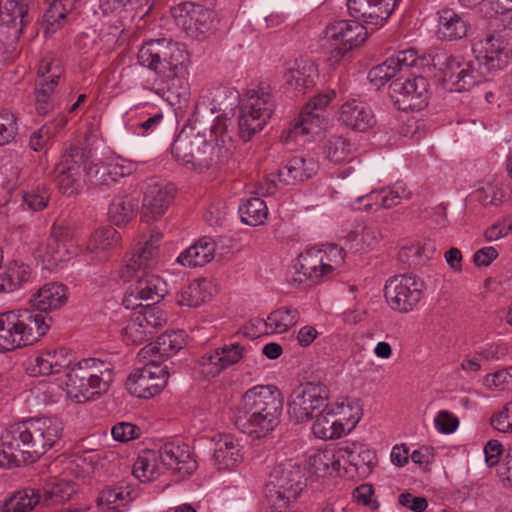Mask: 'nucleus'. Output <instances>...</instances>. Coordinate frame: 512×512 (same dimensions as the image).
<instances>
[{
    "mask_svg": "<svg viewBox=\"0 0 512 512\" xmlns=\"http://www.w3.org/2000/svg\"><path fill=\"white\" fill-rule=\"evenodd\" d=\"M341 451L345 453L342 457L344 458L346 455L347 461L355 467L360 466L361 463L367 466L373 465L375 459L374 454L361 445L353 443L351 446L341 448Z\"/></svg>",
    "mask_w": 512,
    "mask_h": 512,
    "instance_id": "49",
    "label": "nucleus"
},
{
    "mask_svg": "<svg viewBox=\"0 0 512 512\" xmlns=\"http://www.w3.org/2000/svg\"><path fill=\"white\" fill-rule=\"evenodd\" d=\"M131 500L130 492L123 487H106L98 496V504L106 505L109 509L121 511Z\"/></svg>",
    "mask_w": 512,
    "mask_h": 512,
    "instance_id": "46",
    "label": "nucleus"
},
{
    "mask_svg": "<svg viewBox=\"0 0 512 512\" xmlns=\"http://www.w3.org/2000/svg\"><path fill=\"white\" fill-rule=\"evenodd\" d=\"M469 22L452 9L438 12L437 36L440 40L455 41L467 36Z\"/></svg>",
    "mask_w": 512,
    "mask_h": 512,
    "instance_id": "29",
    "label": "nucleus"
},
{
    "mask_svg": "<svg viewBox=\"0 0 512 512\" xmlns=\"http://www.w3.org/2000/svg\"><path fill=\"white\" fill-rule=\"evenodd\" d=\"M199 363L206 377H216L224 370L217 349L205 353Z\"/></svg>",
    "mask_w": 512,
    "mask_h": 512,
    "instance_id": "54",
    "label": "nucleus"
},
{
    "mask_svg": "<svg viewBox=\"0 0 512 512\" xmlns=\"http://www.w3.org/2000/svg\"><path fill=\"white\" fill-rule=\"evenodd\" d=\"M217 351L224 369L238 363L246 355V349L238 343L225 344Z\"/></svg>",
    "mask_w": 512,
    "mask_h": 512,
    "instance_id": "52",
    "label": "nucleus"
},
{
    "mask_svg": "<svg viewBox=\"0 0 512 512\" xmlns=\"http://www.w3.org/2000/svg\"><path fill=\"white\" fill-rule=\"evenodd\" d=\"M294 282L303 283L310 280L317 283L320 279L327 278L334 270L333 265L323 262L320 250H308L298 256L294 265Z\"/></svg>",
    "mask_w": 512,
    "mask_h": 512,
    "instance_id": "21",
    "label": "nucleus"
},
{
    "mask_svg": "<svg viewBox=\"0 0 512 512\" xmlns=\"http://www.w3.org/2000/svg\"><path fill=\"white\" fill-rule=\"evenodd\" d=\"M398 72H400L399 68L394 59L390 57L383 63L371 68L368 73V78L374 86L380 88L387 81L395 77Z\"/></svg>",
    "mask_w": 512,
    "mask_h": 512,
    "instance_id": "48",
    "label": "nucleus"
},
{
    "mask_svg": "<svg viewBox=\"0 0 512 512\" xmlns=\"http://www.w3.org/2000/svg\"><path fill=\"white\" fill-rule=\"evenodd\" d=\"M213 20V11L197 4L194 13L191 14L192 29L194 28L199 34H206L211 30Z\"/></svg>",
    "mask_w": 512,
    "mask_h": 512,
    "instance_id": "53",
    "label": "nucleus"
},
{
    "mask_svg": "<svg viewBox=\"0 0 512 512\" xmlns=\"http://www.w3.org/2000/svg\"><path fill=\"white\" fill-rule=\"evenodd\" d=\"M137 200L131 196H118L109 206V219L116 226L127 224L135 216Z\"/></svg>",
    "mask_w": 512,
    "mask_h": 512,
    "instance_id": "40",
    "label": "nucleus"
},
{
    "mask_svg": "<svg viewBox=\"0 0 512 512\" xmlns=\"http://www.w3.org/2000/svg\"><path fill=\"white\" fill-rule=\"evenodd\" d=\"M367 37L366 28L358 21L340 20L326 28L329 61L338 63L354 47L361 45Z\"/></svg>",
    "mask_w": 512,
    "mask_h": 512,
    "instance_id": "12",
    "label": "nucleus"
},
{
    "mask_svg": "<svg viewBox=\"0 0 512 512\" xmlns=\"http://www.w3.org/2000/svg\"><path fill=\"white\" fill-rule=\"evenodd\" d=\"M300 465L286 460L274 466L269 482L265 486V497L271 512H283L296 500L304 488Z\"/></svg>",
    "mask_w": 512,
    "mask_h": 512,
    "instance_id": "8",
    "label": "nucleus"
},
{
    "mask_svg": "<svg viewBox=\"0 0 512 512\" xmlns=\"http://www.w3.org/2000/svg\"><path fill=\"white\" fill-rule=\"evenodd\" d=\"M23 200L32 211L43 210L49 201V193L46 190H32L24 193Z\"/></svg>",
    "mask_w": 512,
    "mask_h": 512,
    "instance_id": "61",
    "label": "nucleus"
},
{
    "mask_svg": "<svg viewBox=\"0 0 512 512\" xmlns=\"http://www.w3.org/2000/svg\"><path fill=\"white\" fill-rule=\"evenodd\" d=\"M425 290V283L415 275L400 274L387 280L384 295L390 307L401 313H408L419 303Z\"/></svg>",
    "mask_w": 512,
    "mask_h": 512,
    "instance_id": "14",
    "label": "nucleus"
},
{
    "mask_svg": "<svg viewBox=\"0 0 512 512\" xmlns=\"http://www.w3.org/2000/svg\"><path fill=\"white\" fill-rule=\"evenodd\" d=\"M197 4L182 2L171 8V15L178 25L192 29L191 14L194 13Z\"/></svg>",
    "mask_w": 512,
    "mask_h": 512,
    "instance_id": "58",
    "label": "nucleus"
},
{
    "mask_svg": "<svg viewBox=\"0 0 512 512\" xmlns=\"http://www.w3.org/2000/svg\"><path fill=\"white\" fill-rule=\"evenodd\" d=\"M353 145L342 136L330 137L324 146L326 158L333 163H341L351 158Z\"/></svg>",
    "mask_w": 512,
    "mask_h": 512,
    "instance_id": "45",
    "label": "nucleus"
},
{
    "mask_svg": "<svg viewBox=\"0 0 512 512\" xmlns=\"http://www.w3.org/2000/svg\"><path fill=\"white\" fill-rule=\"evenodd\" d=\"M40 503V490L25 488L13 493L4 502L2 512H29Z\"/></svg>",
    "mask_w": 512,
    "mask_h": 512,
    "instance_id": "39",
    "label": "nucleus"
},
{
    "mask_svg": "<svg viewBox=\"0 0 512 512\" xmlns=\"http://www.w3.org/2000/svg\"><path fill=\"white\" fill-rule=\"evenodd\" d=\"M121 236L113 227H104L95 231L88 242L87 249L91 253L106 251L120 242Z\"/></svg>",
    "mask_w": 512,
    "mask_h": 512,
    "instance_id": "44",
    "label": "nucleus"
},
{
    "mask_svg": "<svg viewBox=\"0 0 512 512\" xmlns=\"http://www.w3.org/2000/svg\"><path fill=\"white\" fill-rule=\"evenodd\" d=\"M434 424L440 433L451 434L457 429L459 420L449 411L441 410L435 417Z\"/></svg>",
    "mask_w": 512,
    "mask_h": 512,
    "instance_id": "60",
    "label": "nucleus"
},
{
    "mask_svg": "<svg viewBox=\"0 0 512 512\" xmlns=\"http://www.w3.org/2000/svg\"><path fill=\"white\" fill-rule=\"evenodd\" d=\"M241 221L250 226L263 224L267 218L268 209L266 203L258 198L252 197L243 201L239 206Z\"/></svg>",
    "mask_w": 512,
    "mask_h": 512,
    "instance_id": "42",
    "label": "nucleus"
},
{
    "mask_svg": "<svg viewBox=\"0 0 512 512\" xmlns=\"http://www.w3.org/2000/svg\"><path fill=\"white\" fill-rule=\"evenodd\" d=\"M211 298L209 284L205 280H194L183 286L176 295L180 306L198 307Z\"/></svg>",
    "mask_w": 512,
    "mask_h": 512,
    "instance_id": "35",
    "label": "nucleus"
},
{
    "mask_svg": "<svg viewBox=\"0 0 512 512\" xmlns=\"http://www.w3.org/2000/svg\"><path fill=\"white\" fill-rule=\"evenodd\" d=\"M216 244L208 237L199 239L177 257V262L187 267H202L215 256Z\"/></svg>",
    "mask_w": 512,
    "mask_h": 512,
    "instance_id": "32",
    "label": "nucleus"
},
{
    "mask_svg": "<svg viewBox=\"0 0 512 512\" xmlns=\"http://www.w3.org/2000/svg\"><path fill=\"white\" fill-rule=\"evenodd\" d=\"M176 194L174 184L159 178H151L146 184L142 209L147 221L161 218L171 205Z\"/></svg>",
    "mask_w": 512,
    "mask_h": 512,
    "instance_id": "18",
    "label": "nucleus"
},
{
    "mask_svg": "<svg viewBox=\"0 0 512 512\" xmlns=\"http://www.w3.org/2000/svg\"><path fill=\"white\" fill-rule=\"evenodd\" d=\"M237 101L240 102V99L235 89L222 85L212 86L201 91L196 108H209L211 113H216L232 107Z\"/></svg>",
    "mask_w": 512,
    "mask_h": 512,
    "instance_id": "26",
    "label": "nucleus"
},
{
    "mask_svg": "<svg viewBox=\"0 0 512 512\" xmlns=\"http://www.w3.org/2000/svg\"><path fill=\"white\" fill-rule=\"evenodd\" d=\"M475 60H459L437 54L433 66H439L442 85L449 91L462 92L486 81L488 74L504 69L512 57V29L488 32L472 43Z\"/></svg>",
    "mask_w": 512,
    "mask_h": 512,
    "instance_id": "1",
    "label": "nucleus"
},
{
    "mask_svg": "<svg viewBox=\"0 0 512 512\" xmlns=\"http://www.w3.org/2000/svg\"><path fill=\"white\" fill-rule=\"evenodd\" d=\"M30 277L29 266L14 262L9 266H0V292H12Z\"/></svg>",
    "mask_w": 512,
    "mask_h": 512,
    "instance_id": "36",
    "label": "nucleus"
},
{
    "mask_svg": "<svg viewBox=\"0 0 512 512\" xmlns=\"http://www.w3.org/2000/svg\"><path fill=\"white\" fill-rule=\"evenodd\" d=\"M165 323V312L159 307L147 304L130 314L123 328V338L127 344H142L152 339L157 330L162 328Z\"/></svg>",
    "mask_w": 512,
    "mask_h": 512,
    "instance_id": "15",
    "label": "nucleus"
},
{
    "mask_svg": "<svg viewBox=\"0 0 512 512\" xmlns=\"http://www.w3.org/2000/svg\"><path fill=\"white\" fill-rule=\"evenodd\" d=\"M73 354L66 348H59L51 351L41 352L30 361V367L34 376L51 375L60 373L63 370H70L73 364Z\"/></svg>",
    "mask_w": 512,
    "mask_h": 512,
    "instance_id": "25",
    "label": "nucleus"
},
{
    "mask_svg": "<svg viewBox=\"0 0 512 512\" xmlns=\"http://www.w3.org/2000/svg\"><path fill=\"white\" fill-rule=\"evenodd\" d=\"M189 73H161L160 80L151 89L158 96L175 106L186 101L190 94Z\"/></svg>",
    "mask_w": 512,
    "mask_h": 512,
    "instance_id": "23",
    "label": "nucleus"
},
{
    "mask_svg": "<svg viewBox=\"0 0 512 512\" xmlns=\"http://www.w3.org/2000/svg\"><path fill=\"white\" fill-rule=\"evenodd\" d=\"M52 136L53 132L50 127L43 125L30 135L29 147L36 152L46 149Z\"/></svg>",
    "mask_w": 512,
    "mask_h": 512,
    "instance_id": "62",
    "label": "nucleus"
},
{
    "mask_svg": "<svg viewBox=\"0 0 512 512\" xmlns=\"http://www.w3.org/2000/svg\"><path fill=\"white\" fill-rule=\"evenodd\" d=\"M159 458L163 465L181 477L191 475L198 464L190 446L180 442H167L159 449Z\"/></svg>",
    "mask_w": 512,
    "mask_h": 512,
    "instance_id": "19",
    "label": "nucleus"
},
{
    "mask_svg": "<svg viewBox=\"0 0 512 512\" xmlns=\"http://www.w3.org/2000/svg\"><path fill=\"white\" fill-rule=\"evenodd\" d=\"M397 0H355L348 4L350 14L368 25L380 26L391 16Z\"/></svg>",
    "mask_w": 512,
    "mask_h": 512,
    "instance_id": "22",
    "label": "nucleus"
},
{
    "mask_svg": "<svg viewBox=\"0 0 512 512\" xmlns=\"http://www.w3.org/2000/svg\"><path fill=\"white\" fill-rule=\"evenodd\" d=\"M428 81L423 76L396 79L389 85V95L402 111H419L428 104Z\"/></svg>",
    "mask_w": 512,
    "mask_h": 512,
    "instance_id": "17",
    "label": "nucleus"
},
{
    "mask_svg": "<svg viewBox=\"0 0 512 512\" xmlns=\"http://www.w3.org/2000/svg\"><path fill=\"white\" fill-rule=\"evenodd\" d=\"M214 464L219 470H229L242 461L240 445L231 435L221 436L215 443Z\"/></svg>",
    "mask_w": 512,
    "mask_h": 512,
    "instance_id": "33",
    "label": "nucleus"
},
{
    "mask_svg": "<svg viewBox=\"0 0 512 512\" xmlns=\"http://www.w3.org/2000/svg\"><path fill=\"white\" fill-rule=\"evenodd\" d=\"M336 96L334 90L315 95L300 112L295 129L302 134L318 133L324 121L323 109Z\"/></svg>",
    "mask_w": 512,
    "mask_h": 512,
    "instance_id": "20",
    "label": "nucleus"
},
{
    "mask_svg": "<svg viewBox=\"0 0 512 512\" xmlns=\"http://www.w3.org/2000/svg\"><path fill=\"white\" fill-rule=\"evenodd\" d=\"M29 5L30 0H6L0 5V26L16 28V34H21L33 19Z\"/></svg>",
    "mask_w": 512,
    "mask_h": 512,
    "instance_id": "27",
    "label": "nucleus"
},
{
    "mask_svg": "<svg viewBox=\"0 0 512 512\" xmlns=\"http://www.w3.org/2000/svg\"><path fill=\"white\" fill-rule=\"evenodd\" d=\"M138 62L161 73H188L189 55L183 46L171 39L160 38L146 42L139 50Z\"/></svg>",
    "mask_w": 512,
    "mask_h": 512,
    "instance_id": "9",
    "label": "nucleus"
},
{
    "mask_svg": "<svg viewBox=\"0 0 512 512\" xmlns=\"http://www.w3.org/2000/svg\"><path fill=\"white\" fill-rule=\"evenodd\" d=\"M68 299V288L58 282L44 284L33 294L30 302L39 312L28 309L0 314V352L32 345L43 337L51 317L42 314L61 308Z\"/></svg>",
    "mask_w": 512,
    "mask_h": 512,
    "instance_id": "2",
    "label": "nucleus"
},
{
    "mask_svg": "<svg viewBox=\"0 0 512 512\" xmlns=\"http://www.w3.org/2000/svg\"><path fill=\"white\" fill-rule=\"evenodd\" d=\"M512 231V222L508 219L498 221L484 232L486 241L493 242L507 236Z\"/></svg>",
    "mask_w": 512,
    "mask_h": 512,
    "instance_id": "63",
    "label": "nucleus"
},
{
    "mask_svg": "<svg viewBox=\"0 0 512 512\" xmlns=\"http://www.w3.org/2000/svg\"><path fill=\"white\" fill-rule=\"evenodd\" d=\"M59 73L53 72L49 76V81L37 82L35 91V109L39 115H46L54 108L52 94L58 85Z\"/></svg>",
    "mask_w": 512,
    "mask_h": 512,
    "instance_id": "41",
    "label": "nucleus"
},
{
    "mask_svg": "<svg viewBox=\"0 0 512 512\" xmlns=\"http://www.w3.org/2000/svg\"><path fill=\"white\" fill-rule=\"evenodd\" d=\"M186 344V333L183 330H171L163 333L155 342L149 343L142 348L138 356L146 359L151 354L167 356L175 354Z\"/></svg>",
    "mask_w": 512,
    "mask_h": 512,
    "instance_id": "30",
    "label": "nucleus"
},
{
    "mask_svg": "<svg viewBox=\"0 0 512 512\" xmlns=\"http://www.w3.org/2000/svg\"><path fill=\"white\" fill-rule=\"evenodd\" d=\"M85 174L88 181L95 186H110L123 177L122 168L115 164L96 163L87 167L85 165Z\"/></svg>",
    "mask_w": 512,
    "mask_h": 512,
    "instance_id": "38",
    "label": "nucleus"
},
{
    "mask_svg": "<svg viewBox=\"0 0 512 512\" xmlns=\"http://www.w3.org/2000/svg\"><path fill=\"white\" fill-rule=\"evenodd\" d=\"M65 18V14L62 12L60 4L54 3L49 7L43 16V22L45 25V33L53 34L61 26V21Z\"/></svg>",
    "mask_w": 512,
    "mask_h": 512,
    "instance_id": "59",
    "label": "nucleus"
},
{
    "mask_svg": "<svg viewBox=\"0 0 512 512\" xmlns=\"http://www.w3.org/2000/svg\"><path fill=\"white\" fill-rule=\"evenodd\" d=\"M43 256L50 264L57 265L69 259L68 245H65L51 237L48 238Z\"/></svg>",
    "mask_w": 512,
    "mask_h": 512,
    "instance_id": "51",
    "label": "nucleus"
},
{
    "mask_svg": "<svg viewBox=\"0 0 512 512\" xmlns=\"http://www.w3.org/2000/svg\"><path fill=\"white\" fill-rule=\"evenodd\" d=\"M114 380L113 364L98 358H86L66 372V391L77 403L95 400L105 394Z\"/></svg>",
    "mask_w": 512,
    "mask_h": 512,
    "instance_id": "7",
    "label": "nucleus"
},
{
    "mask_svg": "<svg viewBox=\"0 0 512 512\" xmlns=\"http://www.w3.org/2000/svg\"><path fill=\"white\" fill-rule=\"evenodd\" d=\"M486 383L500 390L512 387V367L496 371L486 376Z\"/></svg>",
    "mask_w": 512,
    "mask_h": 512,
    "instance_id": "64",
    "label": "nucleus"
},
{
    "mask_svg": "<svg viewBox=\"0 0 512 512\" xmlns=\"http://www.w3.org/2000/svg\"><path fill=\"white\" fill-rule=\"evenodd\" d=\"M133 475L141 482H149L158 475L155 465L150 463L149 459L139 456L135 461L132 469Z\"/></svg>",
    "mask_w": 512,
    "mask_h": 512,
    "instance_id": "57",
    "label": "nucleus"
},
{
    "mask_svg": "<svg viewBox=\"0 0 512 512\" xmlns=\"http://www.w3.org/2000/svg\"><path fill=\"white\" fill-rule=\"evenodd\" d=\"M318 70L311 61H296L294 66L284 73V81L292 90L305 94L306 91L314 87Z\"/></svg>",
    "mask_w": 512,
    "mask_h": 512,
    "instance_id": "28",
    "label": "nucleus"
},
{
    "mask_svg": "<svg viewBox=\"0 0 512 512\" xmlns=\"http://www.w3.org/2000/svg\"><path fill=\"white\" fill-rule=\"evenodd\" d=\"M63 423L57 417L30 418L9 425L1 435L0 467L35 462L61 439Z\"/></svg>",
    "mask_w": 512,
    "mask_h": 512,
    "instance_id": "3",
    "label": "nucleus"
},
{
    "mask_svg": "<svg viewBox=\"0 0 512 512\" xmlns=\"http://www.w3.org/2000/svg\"><path fill=\"white\" fill-rule=\"evenodd\" d=\"M312 431L317 438L330 440L341 437L345 429L341 420L327 406L319 412Z\"/></svg>",
    "mask_w": 512,
    "mask_h": 512,
    "instance_id": "34",
    "label": "nucleus"
},
{
    "mask_svg": "<svg viewBox=\"0 0 512 512\" xmlns=\"http://www.w3.org/2000/svg\"><path fill=\"white\" fill-rule=\"evenodd\" d=\"M283 397L273 385H257L242 396L235 413V425L243 433L262 438L279 424Z\"/></svg>",
    "mask_w": 512,
    "mask_h": 512,
    "instance_id": "4",
    "label": "nucleus"
},
{
    "mask_svg": "<svg viewBox=\"0 0 512 512\" xmlns=\"http://www.w3.org/2000/svg\"><path fill=\"white\" fill-rule=\"evenodd\" d=\"M299 321V312L295 308L282 307L271 312L266 320H260L266 327V333H284Z\"/></svg>",
    "mask_w": 512,
    "mask_h": 512,
    "instance_id": "37",
    "label": "nucleus"
},
{
    "mask_svg": "<svg viewBox=\"0 0 512 512\" xmlns=\"http://www.w3.org/2000/svg\"><path fill=\"white\" fill-rule=\"evenodd\" d=\"M317 171V164L312 159L294 157L278 170V180L285 185H295L312 177Z\"/></svg>",
    "mask_w": 512,
    "mask_h": 512,
    "instance_id": "31",
    "label": "nucleus"
},
{
    "mask_svg": "<svg viewBox=\"0 0 512 512\" xmlns=\"http://www.w3.org/2000/svg\"><path fill=\"white\" fill-rule=\"evenodd\" d=\"M16 116L9 110L0 111V146L9 144L17 135Z\"/></svg>",
    "mask_w": 512,
    "mask_h": 512,
    "instance_id": "50",
    "label": "nucleus"
},
{
    "mask_svg": "<svg viewBox=\"0 0 512 512\" xmlns=\"http://www.w3.org/2000/svg\"><path fill=\"white\" fill-rule=\"evenodd\" d=\"M89 152L76 144L66 147L61 161L55 167L56 183L61 193L76 195L82 188V175L89 157Z\"/></svg>",
    "mask_w": 512,
    "mask_h": 512,
    "instance_id": "13",
    "label": "nucleus"
},
{
    "mask_svg": "<svg viewBox=\"0 0 512 512\" xmlns=\"http://www.w3.org/2000/svg\"><path fill=\"white\" fill-rule=\"evenodd\" d=\"M159 236L145 241L136 248L127 264L121 270V278L130 281L136 278L127 288L123 305L126 309L142 308V301L160 302L167 294V284L159 276L146 273L144 270L151 266V262L158 254Z\"/></svg>",
    "mask_w": 512,
    "mask_h": 512,
    "instance_id": "5",
    "label": "nucleus"
},
{
    "mask_svg": "<svg viewBox=\"0 0 512 512\" xmlns=\"http://www.w3.org/2000/svg\"><path fill=\"white\" fill-rule=\"evenodd\" d=\"M168 376V367L151 359L144 367L133 370L127 379V389L138 398L148 399L163 390Z\"/></svg>",
    "mask_w": 512,
    "mask_h": 512,
    "instance_id": "16",
    "label": "nucleus"
},
{
    "mask_svg": "<svg viewBox=\"0 0 512 512\" xmlns=\"http://www.w3.org/2000/svg\"><path fill=\"white\" fill-rule=\"evenodd\" d=\"M76 492L75 485L67 480H59L40 490L41 504L54 505L69 500Z\"/></svg>",
    "mask_w": 512,
    "mask_h": 512,
    "instance_id": "43",
    "label": "nucleus"
},
{
    "mask_svg": "<svg viewBox=\"0 0 512 512\" xmlns=\"http://www.w3.org/2000/svg\"><path fill=\"white\" fill-rule=\"evenodd\" d=\"M112 436L118 442L135 440L141 435V428L130 422H119L112 427Z\"/></svg>",
    "mask_w": 512,
    "mask_h": 512,
    "instance_id": "56",
    "label": "nucleus"
},
{
    "mask_svg": "<svg viewBox=\"0 0 512 512\" xmlns=\"http://www.w3.org/2000/svg\"><path fill=\"white\" fill-rule=\"evenodd\" d=\"M385 195L381 199V206L385 209H390L397 206L402 199H409L411 192L400 183H397L389 190H382Z\"/></svg>",
    "mask_w": 512,
    "mask_h": 512,
    "instance_id": "55",
    "label": "nucleus"
},
{
    "mask_svg": "<svg viewBox=\"0 0 512 512\" xmlns=\"http://www.w3.org/2000/svg\"><path fill=\"white\" fill-rule=\"evenodd\" d=\"M274 109L275 101L269 88L247 91L240 99L238 117L239 136L243 141H249L264 128Z\"/></svg>",
    "mask_w": 512,
    "mask_h": 512,
    "instance_id": "10",
    "label": "nucleus"
},
{
    "mask_svg": "<svg viewBox=\"0 0 512 512\" xmlns=\"http://www.w3.org/2000/svg\"><path fill=\"white\" fill-rule=\"evenodd\" d=\"M338 120L345 127L358 132L368 131L376 123L371 108L357 99L348 100L341 105Z\"/></svg>",
    "mask_w": 512,
    "mask_h": 512,
    "instance_id": "24",
    "label": "nucleus"
},
{
    "mask_svg": "<svg viewBox=\"0 0 512 512\" xmlns=\"http://www.w3.org/2000/svg\"><path fill=\"white\" fill-rule=\"evenodd\" d=\"M328 400L329 389L324 383H302L290 395L289 412L296 422H307L315 412H320L328 406Z\"/></svg>",
    "mask_w": 512,
    "mask_h": 512,
    "instance_id": "11",
    "label": "nucleus"
},
{
    "mask_svg": "<svg viewBox=\"0 0 512 512\" xmlns=\"http://www.w3.org/2000/svg\"><path fill=\"white\" fill-rule=\"evenodd\" d=\"M476 200L483 206H499L503 203L506 194L498 182L487 183L474 192Z\"/></svg>",
    "mask_w": 512,
    "mask_h": 512,
    "instance_id": "47",
    "label": "nucleus"
},
{
    "mask_svg": "<svg viewBox=\"0 0 512 512\" xmlns=\"http://www.w3.org/2000/svg\"><path fill=\"white\" fill-rule=\"evenodd\" d=\"M227 120L217 118V122L211 127V133L215 136V144L207 141L204 134L195 133L193 130H182L171 146L174 159L181 164L208 167L221 161L227 156L229 148L226 147Z\"/></svg>",
    "mask_w": 512,
    "mask_h": 512,
    "instance_id": "6",
    "label": "nucleus"
}]
</instances>
